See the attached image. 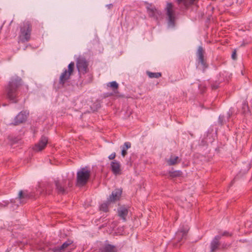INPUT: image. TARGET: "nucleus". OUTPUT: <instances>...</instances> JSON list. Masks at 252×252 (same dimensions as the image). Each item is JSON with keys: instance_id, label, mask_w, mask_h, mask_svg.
<instances>
[{"instance_id": "24", "label": "nucleus", "mask_w": 252, "mask_h": 252, "mask_svg": "<svg viewBox=\"0 0 252 252\" xmlns=\"http://www.w3.org/2000/svg\"><path fill=\"white\" fill-rule=\"evenodd\" d=\"M169 174L170 177L172 178H175L181 176L182 174V172L180 170H176L173 171H169Z\"/></svg>"}, {"instance_id": "14", "label": "nucleus", "mask_w": 252, "mask_h": 252, "mask_svg": "<svg viewBox=\"0 0 252 252\" xmlns=\"http://www.w3.org/2000/svg\"><path fill=\"white\" fill-rule=\"evenodd\" d=\"M111 169L113 173L115 175L121 174V164L119 161H114L111 163Z\"/></svg>"}, {"instance_id": "16", "label": "nucleus", "mask_w": 252, "mask_h": 252, "mask_svg": "<svg viewBox=\"0 0 252 252\" xmlns=\"http://www.w3.org/2000/svg\"><path fill=\"white\" fill-rule=\"evenodd\" d=\"M188 233V230L180 229L176 233L175 239L178 243H180L183 239H185Z\"/></svg>"}, {"instance_id": "39", "label": "nucleus", "mask_w": 252, "mask_h": 252, "mask_svg": "<svg viewBox=\"0 0 252 252\" xmlns=\"http://www.w3.org/2000/svg\"><path fill=\"white\" fill-rule=\"evenodd\" d=\"M225 42L226 43H227V42H228L227 39H225Z\"/></svg>"}, {"instance_id": "32", "label": "nucleus", "mask_w": 252, "mask_h": 252, "mask_svg": "<svg viewBox=\"0 0 252 252\" xmlns=\"http://www.w3.org/2000/svg\"><path fill=\"white\" fill-rule=\"evenodd\" d=\"M127 154L126 150L125 149V147H123L122 150V155L123 157H125V156Z\"/></svg>"}, {"instance_id": "7", "label": "nucleus", "mask_w": 252, "mask_h": 252, "mask_svg": "<svg viewBox=\"0 0 252 252\" xmlns=\"http://www.w3.org/2000/svg\"><path fill=\"white\" fill-rule=\"evenodd\" d=\"M66 182V179L55 181L56 190L58 194H64L67 192Z\"/></svg>"}, {"instance_id": "13", "label": "nucleus", "mask_w": 252, "mask_h": 252, "mask_svg": "<svg viewBox=\"0 0 252 252\" xmlns=\"http://www.w3.org/2000/svg\"><path fill=\"white\" fill-rule=\"evenodd\" d=\"M146 8L149 16L157 19L158 16L160 14V12L152 4L147 3Z\"/></svg>"}, {"instance_id": "4", "label": "nucleus", "mask_w": 252, "mask_h": 252, "mask_svg": "<svg viewBox=\"0 0 252 252\" xmlns=\"http://www.w3.org/2000/svg\"><path fill=\"white\" fill-rule=\"evenodd\" d=\"M74 63L71 62L68 65V69H65L61 73L59 78V84L62 87H64L65 83L70 79L74 71Z\"/></svg>"}, {"instance_id": "15", "label": "nucleus", "mask_w": 252, "mask_h": 252, "mask_svg": "<svg viewBox=\"0 0 252 252\" xmlns=\"http://www.w3.org/2000/svg\"><path fill=\"white\" fill-rule=\"evenodd\" d=\"M220 236H217L211 242L210 245L211 252H215L219 249L220 245Z\"/></svg>"}, {"instance_id": "37", "label": "nucleus", "mask_w": 252, "mask_h": 252, "mask_svg": "<svg viewBox=\"0 0 252 252\" xmlns=\"http://www.w3.org/2000/svg\"><path fill=\"white\" fill-rule=\"evenodd\" d=\"M5 203V204L4 205L1 204V205H2V206L5 207V206H7V205H8V203Z\"/></svg>"}, {"instance_id": "28", "label": "nucleus", "mask_w": 252, "mask_h": 252, "mask_svg": "<svg viewBox=\"0 0 252 252\" xmlns=\"http://www.w3.org/2000/svg\"><path fill=\"white\" fill-rule=\"evenodd\" d=\"M231 58L233 60H235L237 59V56H236V50H234L232 54Z\"/></svg>"}, {"instance_id": "30", "label": "nucleus", "mask_w": 252, "mask_h": 252, "mask_svg": "<svg viewBox=\"0 0 252 252\" xmlns=\"http://www.w3.org/2000/svg\"><path fill=\"white\" fill-rule=\"evenodd\" d=\"M225 73H226V74L225 75V79H224V81H225L226 82H228L230 78V74H229L228 75V73H226V72H224Z\"/></svg>"}, {"instance_id": "8", "label": "nucleus", "mask_w": 252, "mask_h": 252, "mask_svg": "<svg viewBox=\"0 0 252 252\" xmlns=\"http://www.w3.org/2000/svg\"><path fill=\"white\" fill-rule=\"evenodd\" d=\"M205 51L202 46H199L196 52L197 60L199 63L202 65L203 70L208 67V64L206 63L204 58Z\"/></svg>"}, {"instance_id": "11", "label": "nucleus", "mask_w": 252, "mask_h": 252, "mask_svg": "<svg viewBox=\"0 0 252 252\" xmlns=\"http://www.w3.org/2000/svg\"><path fill=\"white\" fill-rule=\"evenodd\" d=\"M32 197V193H29L27 191H23L22 190H20L18 196L16 198V200L20 203H24L28 199Z\"/></svg>"}, {"instance_id": "41", "label": "nucleus", "mask_w": 252, "mask_h": 252, "mask_svg": "<svg viewBox=\"0 0 252 252\" xmlns=\"http://www.w3.org/2000/svg\"><path fill=\"white\" fill-rule=\"evenodd\" d=\"M251 101H252V98Z\"/></svg>"}, {"instance_id": "19", "label": "nucleus", "mask_w": 252, "mask_h": 252, "mask_svg": "<svg viewBox=\"0 0 252 252\" xmlns=\"http://www.w3.org/2000/svg\"><path fill=\"white\" fill-rule=\"evenodd\" d=\"M73 243V241L70 239H67L65 242H64L61 246V249L65 252L68 248L70 247Z\"/></svg>"}, {"instance_id": "5", "label": "nucleus", "mask_w": 252, "mask_h": 252, "mask_svg": "<svg viewBox=\"0 0 252 252\" xmlns=\"http://www.w3.org/2000/svg\"><path fill=\"white\" fill-rule=\"evenodd\" d=\"M89 63L84 58H78L76 61V66L80 74H84L88 72Z\"/></svg>"}, {"instance_id": "9", "label": "nucleus", "mask_w": 252, "mask_h": 252, "mask_svg": "<svg viewBox=\"0 0 252 252\" xmlns=\"http://www.w3.org/2000/svg\"><path fill=\"white\" fill-rule=\"evenodd\" d=\"M48 138L45 136H42L39 142L35 144L33 150L35 152H39L44 149L48 143Z\"/></svg>"}, {"instance_id": "31", "label": "nucleus", "mask_w": 252, "mask_h": 252, "mask_svg": "<svg viewBox=\"0 0 252 252\" xmlns=\"http://www.w3.org/2000/svg\"><path fill=\"white\" fill-rule=\"evenodd\" d=\"M231 233L227 232V231H224L223 232L222 234H221V236H226V237H230L231 236Z\"/></svg>"}, {"instance_id": "35", "label": "nucleus", "mask_w": 252, "mask_h": 252, "mask_svg": "<svg viewBox=\"0 0 252 252\" xmlns=\"http://www.w3.org/2000/svg\"><path fill=\"white\" fill-rule=\"evenodd\" d=\"M68 187L69 188L72 187V183L70 181H68Z\"/></svg>"}, {"instance_id": "36", "label": "nucleus", "mask_w": 252, "mask_h": 252, "mask_svg": "<svg viewBox=\"0 0 252 252\" xmlns=\"http://www.w3.org/2000/svg\"><path fill=\"white\" fill-rule=\"evenodd\" d=\"M218 87L215 85H212L213 89L216 90V89H218Z\"/></svg>"}, {"instance_id": "10", "label": "nucleus", "mask_w": 252, "mask_h": 252, "mask_svg": "<svg viewBox=\"0 0 252 252\" xmlns=\"http://www.w3.org/2000/svg\"><path fill=\"white\" fill-rule=\"evenodd\" d=\"M28 114L29 113H27L26 111L20 112L14 118L13 124L17 126L24 123L27 120Z\"/></svg>"}, {"instance_id": "38", "label": "nucleus", "mask_w": 252, "mask_h": 252, "mask_svg": "<svg viewBox=\"0 0 252 252\" xmlns=\"http://www.w3.org/2000/svg\"><path fill=\"white\" fill-rule=\"evenodd\" d=\"M17 141V140H13V143H16Z\"/></svg>"}, {"instance_id": "18", "label": "nucleus", "mask_w": 252, "mask_h": 252, "mask_svg": "<svg viewBox=\"0 0 252 252\" xmlns=\"http://www.w3.org/2000/svg\"><path fill=\"white\" fill-rule=\"evenodd\" d=\"M117 212L118 216L124 221L126 220V217L128 215V210L125 206H121L118 208Z\"/></svg>"}, {"instance_id": "27", "label": "nucleus", "mask_w": 252, "mask_h": 252, "mask_svg": "<svg viewBox=\"0 0 252 252\" xmlns=\"http://www.w3.org/2000/svg\"><path fill=\"white\" fill-rule=\"evenodd\" d=\"M242 109L243 112H245L246 111L249 110L248 104L246 102H244V103H243Z\"/></svg>"}, {"instance_id": "3", "label": "nucleus", "mask_w": 252, "mask_h": 252, "mask_svg": "<svg viewBox=\"0 0 252 252\" xmlns=\"http://www.w3.org/2000/svg\"><path fill=\"white\" fill-rule=\"evenodd\" d=\"M91 176V171L87 167L81 168L77 172L76 185L83 187L87 184Z\"/></svg>"}, {"instance_id": "1", "label": "nucleus", "mask_w": 252, "mask_h": 252, "mask_svg": "<svg viewBox=\"0 0 252 252\" xmlns=\"http://www.w3.org/2000/svg\"><path fill=\"white\" fill-rule=\"evenodd\" d=\"M7 98L12 102L17 103L19 97L28 90V87L24 85L21 77L15 76L11 78L6 87Z\"/></svg>"}, {"instance_id": "22", "label": "nucleus", "mask_w": 252, "mask_h": 252, "mask_svg": "<svg viewBox=\"0 0 252 252\" xmlns=\"http://www.w3.org/2000/svg\"><path fill=\"white\" fill-rule=\"evenodd\" d=\"M107 86L111 88L114 93H116V91L118 89L119 85L116 81H112L108 83L107 84Z\"/></svg>"}, {"instance_id": "21", "label": "nucleus", "mask_w": 252, "mask_h": 252, "mask_svg": "<svg viewBox=\"0 0 252 252\" xmlns=\"http://www.w3.org/2000/svg\"><path fill=\"white\" fill-rule=\"evenodd\" d=\"M146 74L151 78H158L161 76V73L160 72H152L149 71H147Z\"/></svg>"}, {"instance_id": "34", "label": "nucleus", "mask_w": 252, "mask_h": 252, "mask_svg": "<svg viewBox=\"0 0 252 252\" xmlns=\"http://www.w3.org/2000/svg\"><path fill=\"white\" fill-rule=\"evenodd\" d=\"M112 6H113L112 4H109L106 5V7L109 9L111 8Z\"/></svg>"}, {"instance_id": "25", "label": "nucleus", "mask_w": 252, "mask_h": 252, "mask_svg": "<svg viewBox=\"0 0 252 252\" xmlns=\"http://www.w3.org/2000/svg\"><path fill=\"white\" fill-rule=\"evenodd\" d=\"M198 0H186L184 1V5L186 7H189L192 4H195Z\"/></svg>"}, {"instance_id": "17", "label": "nucleus", "mask_w": 252, "mask_h": 252, "mask_svg": "<svg viewBox=\"0 0 252 252\" xmlns=\"http://www.w3.org/2000/svg\"><path fill=\"white\" fill-rule=\"evenodd\" d=\"M99 252H117L116 247L111 244H106L99 249Z\"/></svg>"}, {"instance_id": "29", "label": "nucleus", "mask_w": 252, "mask_h": 252, "mask_svg": "<svg viewBox=\"0 0 252 252\" xmlns=\"http://www.w3.org/2000/svg\"><path fill=\"white\" fill-rule=\"evenodd\" d=\"M124 146H125L126 148L125 149L127 150L128 148H130L131 147V144L130 142H126L124 143Z\"/></svg>"}, {"instance_id": "12", "label": "nucleus", "mask_w": 252, "mask_h": 252, "mask_svg": "<svg viewBox=\"0 0 252 252\" xmlns=\"http://www.w3.org/2000/svg\"><path fill=\"white\" fill-rule=\"evenodd\" d=\"M122 193V190L121 189H115L112 191L109 197L107 199L108 201L110 203L115 202L120 199Z\"/></svg>"}, {"instance_id": "20", "label": "nucleus", "mask_w": 252, "mask_h": 252, "mask_svg": "<svg viewBox=\"0 0 252 252\" xmlns=\"http://www.w3.org/2000/svg\"><path fill=\"white\" fill-rule=\"evenodd\" d=\"M179 157L177 156H171L169 159L167 160V163L169 165H173L179 162Z\"/></svg>"}, {"instance_id": "33", "label": "nucleus", "mask_w": 252, "mask_h": 252, "mask_svg": "<svg viewBox=\"0 0 252 252\" xmlns=\"http://www.w3.org/2000/svg\"><path fill=\"white\" fill-rule=\"evenodd\" d=\"M116 157V153H112L110 155H109V156L108 157V158L109 159H113L115 158Z\"/></svg>"}, {"instance_id": "6", "label": "nucleus", "mask_w": 252, "mask_h": 252, "mask_svg": "<svg viewBox=\"0 0 252 252\" xmlns=\"http://www.w3.org/2000/svg\"><path fill=\"white\" fill-rule=\"evenodd\" d=\"M166 14L168 17V24L169 27H174L175 24V17L173 10V4L172 3H167Z\"/></svg>"}, {"instance_id": "26", "label": "nucleus", "mask_w": 252, "mask_h": 252, "mask_svg": "<svg viewBox=\"0 0 252 252\" xmlns=\"http://www.w3.org/2000/svg\"><path fill=\"white\" fill-rule=\"evenodd\" d=\"M52 252H64L63 249H61V246L55 247L51 249Z\"/></svg>"}, {"instance_id": "40", "label": "nucleus", "mask_w": 252, "mask_h": 252, "mask_svg": "<svg viewBox=\"0 0 252 252\" xmlns=\"http://www.w3.org/2000/svg\"><path fill=\"white\" fill-rule=\"evenodd\" d=\"M174 247H177V244L174 245Z\"/></svg>"}, {"instance_id": "2", "label": "nucleus", "mask_w": 252, "mask_h": 252, "mask_svg": "<svg viewBox=\"0 0 252 252\" xmlns=\"http://www.w3.org/2000/svg\"><path fill=\"white\" fill-rule=\"evenodd\" d=\"M32 31V25L29 21H25L20 26L19 38L22 43L29 41L31 39V32Z\"/></svg>"}, {"instance_id": "23", "label": "nucleus", "mask_w": 252, "mask_h": 252, "mask_svg": "<svg viewBox=\"0 0 252 252\" xmlns=\"http://www.w3.org/2000/svg\"><path fill=\"white\" fill-rule=\"evenodd\" d=\"M111 203L108 201V200L106 202L102 203L100 206V210L104 212H107L108 211V206Z\"/></svg>"}]
</instances>
